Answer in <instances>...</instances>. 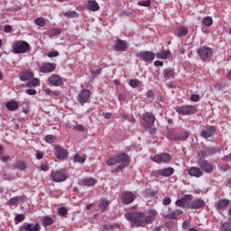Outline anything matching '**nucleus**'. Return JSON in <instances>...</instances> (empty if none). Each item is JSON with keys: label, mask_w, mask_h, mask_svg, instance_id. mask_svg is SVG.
<instances>
[{"label": "nucleus", "mask_w": 231, "mask_h": 231, "mask_svg": "<svg viewBox=\"0 0 231 231\" xmlns=\"http://www.w3.org/2000/svg\"><path fill=\"white\" fill-rule=\"evenodd\" d=\"M109 207V201L103 199L99 204V210L100 212H106V208Z\"/></svg>", "instance_id": "obj_36"}, {"label": "nucleus", "mask_w": 231, "mask_h": 231, "mask_svg": "<svg viewBox=\"0 0 231 231\" xmlns=\"http://www.w3.org/2000/svg\"><path fill=\"white\" fill-rule=\"evenodd\" d=\"M218 149L216 147H208L200 151L199 153V158H208V156H213L216 152H218Z\"/></svg>", "instance_id": "obj_10"}, {"label": "nucleus", "mask_w": 231, "mask_h": 231, "mask_svg": "<svg viewBox=\"0 0 231 231\" xmlns=\"http://www.w3.org/2000/svg\"><path fill=\"white\" fill-rule=\"evenodd\" d=\"M51 180L53 183H62L68 180V175L64 170L53 171L50 175Z\"/></svg>", "instance_id": "obj_3"}, {"label": "nucleus", "mask_w": 231, "mask_h": 231, "mask_svg": "<svg viewBox=\"0 0 231 231\" xmlns=\"http://www.w3.org/2000/svg\"><path fill=\"white\" fill-rule=\"evenodd\" d=\"M97 183V180L93 178L82 179L79 180V185L82 187H93Z\"/></svg>", "instance_id": "obj_25"}, {"label": "nucleus", "mask_w": 231, "mask_h": 231, "mask_svg": "<svg viewBox=\"0 0 231 231\" xmlns=\"http://www.w3.org/2000/svg\"><path fill=\"white\" fill-rule=\"evenodd\" d=\"M157 59H170V57H172L171 51L169 50H163L157 53L156 55Z\"/></svg>", "instance_id": "obj_27"}, {"label": "nucleus", "mask_w": 231, "mask_h": 231, "mask_svg": "<svg viewBox=\"0 0 231 231\" xmlns=\"http://www.w3.org/2000/svg\"><path fill=\"white\" fill-rule=\"evenodd\" d=\"M24 216L23 214H18L15 216L14 220L16 221V223H23V221H24Z\"/></svg>", "instance_id": "obj_52"}, {"label": "nucleus", "mask_w": 231, "mask_h": 231, "mask_svg": "<svg viewBox=\"0 0 231 231\" xmlns=\"http://www.w3.org/2000/svg\"><path fill=\"white\" fill-rule=\"evenodd\" d=\"M15 167L18 171H26V162L23 161H17L15 163Z\"/></svg>", "instance_id": "obj_39"}, {"label": "nucleus", "mask_w": 231, "mask_h": 231, "mask_svg": "<svg viewBox=\"0 0 231 231\" xmlns=\"http://www.w3.org/2000/svg\"><path fill=\"white\" fill-rule=\"evenodd\" d=\"M127 163H129V155L126 153H120L119 155L111 157L106 161V165L108 167L116 165V168L111 170V172H120V171L125 169Z\"/></svg>", "instance_id": "obj_1"}, {"label": "nucleus", "mask_w": 231, "mask_h": 231, "mask_svg": "<svg viewBox=\"0 0 231 231\" xmlns=\"http://www.w3.org/2000/svg\"><path fill=\"white\" fill-rule=\"evenodd\" d=\"M14 53H26L30 51V44L24 41H18L13 45Z\"/></svg>", "instance_id": "obj_5"}, {"label": "nucleus", "mask_w": 231, "mask_h": 231, "mask_svg": "<svg viewBox=\"0 0 231 231\" xmlns=\"http://www.w3.org/2000/svg\"><path fill=\"white\" fill-rule=\"evenodd\" d=\"M214 23V20H212V17L210 16H206L203 20H202V24L204 26H208V27H210L212 26Z\"/></svg>", "instance_id": "obj_37"}, {"label": "nucleus", "mask_w": 231, "mask_h": 231, "mask_svg": "<svg viewBox=\"0 0 231 231\" xmlns=\"http://www.w3.org/2000/svg\"><path fill=\"white\" fill-rule=\"evenodd\" d=\"M156 219V211L150 210L147 213H144V226L145 225H151Z\"/></svg>", "instance_id": "obj_16"}, {"label": "nucleus", "mask_w": 231, "mask_h": 231, "mask_svg": "<svg viewBox=\"0 0 231 231\" xmlns=\"http://www.w3.org/2000/svg\"><path fill=\"white\" fill-rule=\"evenodd\" d=\"M146 97H148V98H154V91L149 90L146 94Z\"/></svg>", "instance_id": "obj_61"}, {"label": "nucleus", "mask_w": 231, "mask_h": 231, "mask_svg": "<svg viewBox=\"0 0 231 231\" xmlns=\"http://www.w3.org/2000/svg\"><path fill=\"white\" fill-rule=\"evenodd\" d=\"M19 201H23V197L17 196V197H13L11 199H9V205L14 207V205H17Z\"/></svg>", "instance_id": "obj_40"}, {"label": "nucleus", "mask_w": 231, "mask_h": 231, "mask_svg": "<svg viewBox=\"0 0 231 231\" xmlns=\"http://www.w3.org/2000/svg\"><path fill=\"white\" fill-rule=\"evenodd\" d=\"M142 118H143V122H145L147 124V125H152L154 124V122H156V116H154V115H152V113L146 112V113L143 114Z\"/></svg>", "instance_id": "obj_18"}, {"label": "nucleus", "mask_w": 231, "mask_h": 231, "mask_svg": "<svg viewBox=\"0 0 231 231\" xmlns=\"http://www.w3.org/2000/svg\"><path fill=\"white\" fill-rule=\"evenodd\" d=\"M205 202L201 199H197L193 200L190 205H189V208H191L192 210H198L199 208H205Z\"/></svg>", "instance_id": "obj_15"}, {"label": "nucleus", "mask_w": 231, "mask_h": 231, "mask_svg": "<svg viewBox=\"0 0 231 231\" xmlns=\"http://www.w3.org/2000/svg\"><path fill=\"white\" fill-rule=\"evenodd\" d=\"M19 79L20 80H22V82L32 80V79H33V72L29 70H23L22 73L19 74Z\"/></svg>", "instance_id": "obj_22"}, {"label": "nucleus", "mask_w": 231, "mask_h": 231, "mask_svg": "<svg viewBox=\"0 0 231 231\" xmlns=\"http://www.w3.org/2000/svg\"><path fill=\"white\" fill-rule=\"evenodd\" d=\"M102 73V69H97L92 72V77H97V75H100Z\"/></svg>", "instance_id": "obj_58"}, {"label": "nucleus", "mask_w": 231, "mask_h": 231, "mask_svg": "<svg viewBox=\"0 0 231 231\" xmlns=\"http://www.w3.org/2000/svg\"><path fill=\"white\" fill-rule=\"evenodd\" d=\"M55 135H46L45 136V142H47V143H53V142H55Z\"/></svg>", "instance_id": "obj_51"}, {"label": "nucleus", "mask_w": 231, "mask_h": 231, "mask_svg": "<svg viewBox=\"0 0 231 231\" xmlns=\"http://www.w3.org/2000/svg\"><path fill=\"white\" fill-rule=\"evenodd\" d=\"M47 57H49L50 59L53 58V57H59V51H52L51 52H49L47 54Z\"/></svg>", "instance_id": "obj_55"}, {"label": "nucleus", "mask_w": 231, "mask_h": 231, "mask_svg": "<svg viewBox=\"0 0 231 231\" xmlns=\"http://www.w3.org/2000/svg\"><path fill=\"white\" fill-rule=\"evenodd\" d=\"M41 73H51V71H55V65L53 63H44L42 67H40Z\"/></svg>", "instance_id": "obj_24"}, {"label": "nucleus", "mask_w": 231, "mask_h": 231, "mask_svg": "<svg viewBox=\"0 0 231 231\" xmlns=\"http://www.w3.org/2000/svg\"><path fill=\"white\" fill-rule=\"evenodd\" d=\"M199 167L202 171L206 172V174H210L214 171V166H212V163L208 162V161L205 159H200L197 162Z\"/></svg>", "instance_id": "obj_6"}, {"label": "nucleus", "mask_w": 231, "mask_h": 231, "mask_svg": "<svg viewBox=\"0 0 231 231\" xmlns=\"http://www.w3.org/2000/svg\"><path fill=\"white\" fill-rule=\"evenodd\" d=\"M139 6H145L146 8H149L151 6V0H145V1H141L138 2Z\"/></svg>", "instance_id": "obj_48"}, {"label": "nucleus", "mask_w": 231, "mask_h": 231, "mask_svg": "<svg viewBox=\"0 0 231 231\" xmlns=\"http://www.w3.org/2000/svg\"><path fill=\"white\" fill-rule=\"evenodd\" d=\"M190 134H189V132H185L183 134H177V137H175V141L176 142H187V140L189 139Z\"/></svg>", "instance_id": "obj_32"}, {"label": "nucleus", "mask_w": 231, "mask_h": 231, "mask_svg": "<svg viewBox=\"0 0 231 231\" xmlns=\"http://www.w3.org/2000/svg\"><path fill=\"white\" fill-rule=\"evenodd\" d=\"M176 112L179 115H182L183 116H189L190 115H196V113H198L195 106L191 105H184L181 106H177Z\"/></svg>", "instance_id": "obj_4"}, {"label": "nucleus", "mask_w": 231, "mask_h": 231, "mask_svg": "<svg viewBox=\"0 0 231 231\" xmlns=\"http://www.w3.org/2000/svg\"><path fill=\"white\" fill-rule=\"evenodd\" d=\"M139 57L141 59H155L156 54H154V52H151V51H142L139 53Z\"/></svg>", "instance_id": "obj_29"}, {"label": "nucleus", "mask_w": 231, "mask_h": 231, "mask_svg": "<svg viewBox=\"0 0 231 231\" xmlns=\"http://www.w3.org/2000/svg\"><path fill=\"white\" fill-rule=\"evenodd\" d=\"M41 229L39 224H24L23 226H20L19 231H39Z\"/></svg>", "instance_id": "obj_21"}, {"label": "nucleus", "mask_w": 231, "mask_h": 231, "mask_svg": "<svg viewBox=\"0 0 231 231\" xmlns=\"http://www.w3.org/2000/svg\"><path fill=\"white\" fill-rule=\"evenodd\" d=\"M152 160L154 163H169L171 162V155L170 153L155 154Z\"/></svg>", "instance_id": "obj_7"}, {"label": "nucleus", "mask_w": 231, "mask_h": 231, "mask_svg": "<svg viewBox=\"0 0 231 231\" xmlns=\"http://www.w3.org/2000/svg\"><path fill=\"white\" fill-rule=\"evenodd\" d=\"M5 107L9 111H15L19 109V104L16 101H9L5 104Z\"/></svg>", "instance_id": "obj_28"}, {"label": "nucleus", "mask_w": 231, "mask_h": 231, "mask_svg": "<svg viewBox=\"0 0 231 231\" xmlns=\"http://www.w3.org/2000/svg\"><path fill=\"white\" fill-rule=\"evenodd\" d=\"M34 23L37 24V26L42 27L46 24V20L44 18H36Z\"/></svg>", "instance_id": "obj_46"}, {"label": "nucleus", "mask_w": 231, "mask_h": 231, "mask_svg": "<svg viewBox=\"0 0 231 231\" xmlns=\"http://www.w3.org/2000/svg\"><path fill=\"white\" fill-rule=\"evenodd\" d=\"M50 84H51L52 86L55 87H60L62 86L64 84V79H61L60 76L59 75H51L49 79H48Z\"/></svg>", "instance_id": "obj_13"}, {"label": "nucleus", "mask_w": 231, "mask_h": 231, "mask_svg": "<svg viewBox=\"0 0 231 231\" xmlns=\"http://www.w3.org/2000/svg\"><path fill=\"white\" fill-rule=\"evenodd\" d=\"M115 228V225L113 224H105L103 225L102 231H109Z\"/></svg>", "instance_id": "obj_47"}, {"label": "nucleus", "mask_w": 231, "mask_h": 231, "mask_svg": "<svg viewBox=\"0 0 231 231\" xmlns=\"http://www.w3.org/2000/svg\"><path fill=\"white\" fill-rule=\"evenodd\" d=\"M127 97L125 94H119V100H122L123 102L125 101Z\"/></svg>", "instance_id": "obj_64"}, {"label": "nucleus", "mask_w": 231, "mask_h": 231, "mask_svg": "<svg viewBox=\"0 0 231 231\" xmlns=\"http://www.w3.org/2000/svg\"><path fill=\"white\" fill-rule=\"evenodd\" d=\"M58 214L61 217L66 216V214H68V209L64 207H61L60 208H58Z\"/></svg>", "instance_id": "obj_49"}, {"label": "nucleus", "mask_w": 231, "mask_h": 231, "mask_svg": "<svg viewBox=\"0 0 231 231\" xmlns=\"http://www.w3.org/2000/svg\"><path fill=\"white\" fill-rule=\"evenodd\" d=\"M26 93H27V95L33 96V95H37V90H35L33 88H29L26 90Z\"/></svg>", "instance_id": "obj_56"}, {"label": "nucleus", "mask_w": 231, "mask_h": 231, "mask_svg": "<svg viewBox=\"0 0 231 231\" xmlns=\"http://www.w3.org/2000/svg\"><path fill=\"white\" fill-rule=\"evenodd\" d=\"M194 199V196L191 194L184 195L182 198L176 200V207H180V208H185L187 207L188 201H192Z\"/></svg>", "instance_id": "obj_8"}, {"label": "nucleus", "mask_w": 231, "mask_h": 231, "mask_svg": "<svg viewBox=\"0 0 231 231\" xmlns=\"http://www.w3.org/2000/svg\"><path fill=\"white\" fill-rule=\"evenodd\" d=\"M64 17H68L69 19H73L79 17V13L75 11H68L64 13Z\"/></svg>", "instance_id": "obj_41"}, {"label": "nucleus", "mask_w": 231, "mask_h": 231, "mask_svg": "<svg viewBox=\"0 0 231 231\" xmlns=\"http://www.w3.org/2000/svg\"><path fill=\"white\" fill-rule=\"evenodd\" d=\"M91 97V91L88 88H84L79 92V104H86L88 100H89V97Z\"/></svg>", "instance_id": "obj_11"}, {"label": "nucleus", "mask_w": 231, "mask_h": 231, "mask_svg": "<svg viewBox=\"0 0 231 231\" xmlns=\"http://www.w3.org/2000/svg\"><path fill=\"white\" fill-rule=\"evenodd\" d=\"M221 231H231V221L225 222L220 226Z\"/></svg>", "instance_id": "obj_43"}, {"label": "nucleus", "mask_w": 231, "mask_h": 231, "mask_svg": "<svg viewBox=\"0 0 231 231\" xmlns=\"http://www.w3.org/2000/svg\"><path fill=\"white\" fill-rule=\"evenodd\" d=\"M127 48H129V44H127V42L118 39L116 42L114 50H116V51H125Z\"/></svg>", "instance_id": "obj_12"}, {"label": "nucleus", "mask_w": 231, "mask_h": 231, "mask_svg": "<svg viewBox=\"0 0 231 231\" xmlns=\"http://www.w3.org/2000/svg\"><path fill=\"white\" fill-rule=\"evenodd\" d=\"M62 33V30L60 28H54L49 31L50 37H57V35H60Z\"/></svg>", "instance_id": "obj_35"}, {"label": "nucleus", "mask_w": 231, "mask_h": 231, "mask_svg": "<svg viewBox=\"0 0 231 231\" xmlns=\"http://www.w3.org/2000/svg\"><path fill=\"white\" fill-rule=\"evenodd\" d=\"M189 226H190V222H189V220H186L182 223V228L184 230H187V228H189Z\"/></svg>", "instance_id": "obj_59"}, {"label": "nucleus", "mask_w": 231, "mask_h": 231, "mask_svg": "<svg viewBox=\"0 0 231 231\" xmlns=\"http://www.w3.org/2000/svg\"><path fill=\"white\" fill-rule=\"evenodd\" d=\"M55 151H56V156L58 158V160H66V158H68V151L62 149V147H60V145H56L55 146Z\"/></svg>", "instance_id": "obj_17"}, {"label": "nucleus", "mask_w": 231, "mask_h": 231, "mask_svg": "<svg viewBox=\"0 0 231 231\" xmlns=\"http://www.w3.org/2000/svg\"><path fill=\"white\" fill-rule=\"evenodd\" d=\"M74 162L78 163H85L86 162V155H80L79 153L74 155Z\"/></svg>", "instance_id": "obj_38"}, {"label": "nucleus", "mask_w": 231, "mask_h": 231, "mask_svg": "<svg viewBox=\"0 0 231 231\" xmlns=\"http://www.w3.org/2000/svg\"><path fill=\"white\" fill-rule=\"evenodd\" d=\"M188 174L193 178H201L203 171L199 167H191L188 170Z\"/></svg>", "instance_id": "obj_19"}, {"label": "nucleus", "mask_w": 231, "mask_h": 231, "mask_svg": "<svg viewBox=\"0 0 231 231\" xmlns=\"http://www.w3.org/2000/svg\"><path fill=\"white\" fill-rule=\"evenodd\" d=\"M159 176H163L164 178H169V176H172L174 174V168L168 167L162 170H159L158 172Z\"/></svg>", "instance_id": "obj_23"}, {"label": "nucleus", "mask_w": 231, "mask_h": 231, "mask_svg": "<svg viewBox=\"0 0 231 231\" xmlns=\"http://www.w3.org/2000/svg\"><path fill=\"white\" fill-rule=\"evenodd\" d=\"M187 33H189V29H187V27L182 26V27L177 28L178 37H184V35H187Z\"/></svg>", "instance_id": "obj_34"}, {"label": "nucleus", "mask_w": 231, "mask_h": 231, "mask_svg": "<svg viewBox=\"0 0 231 231\" xmlns=\"http://www.w3.org/2000/svg\"><path fill=\"white\" fill-rule=\"evenodd\" d=\"M214 133H216V126H208L201 132L200 136L202 138H210V136H214Z\"/></svg>", "instance_id": "obj_20"}, {"label": "nucleus", "mask_w": 231, "mask_h": 231, "mask_svg": "<svg viewBox=\"0 0 231 231\" xmlns=\"http://www.w3.org/2000/svg\"><path fill=\"white\" fill-rule=\"evenodd\" d=\"M74 131H79V133H84L85 128L84 125H77L75 126H73Z\"/></svg>", "instance_id": "obj_53"}, {"label": "nucleus", "mask_w": 231, "mask_h": 231, "mask_svg": "<svg viewBox=\"0 0 231 231\" xmlns=\"http://www.w3.org/2000/svg\"><path fill=\"white\" fill-rule=\"evenodd\" d=\"M171 203H172V199H171V198L169 197H165L162 200V205H164V207H167V205H171Z\"/></svg>", "instance_id": "obj_54"}, {"label": "nucleus", "mask_w": 231, "mask_h": 231, "mask_svg": "<svg viewBox=\"0 0 231 231\" xmlns=\"http://www.w3.org/2000/svg\"><path fill=\"white\" fill-rule=\"evenodd\" d=\"M198 53L201 59H208L212 57V49L208 47H200L198 51Z\"/></svg>", "instance_id": "obj_14"}, {"label": "nucleus", "mask_w": 231, "mask_h": 231, "mask_svg": "<svg viewBox=\"0 0 231 231\" xmlns=\"http://www.w3.org/2000/svg\"><path fill=\"white\" fill-rule=\"evenodd\" d=\"M4 31L5 32V33H11L12 26L11 25H5V28H4Z\"/></svg>", "instance_id": "obj_60"}, {"label": "nucleus", "mask_w": 231, "mask_h": 231, "mask_svg": "<svg viewBox=\"0 0 231 231\" xmlns=\"http://www.w3.org/2000/svg\"><path fill=\"white\" fill-rule=\"evenodd\" d=\"M178 216L176 215V211H172L171 213H169L165 215L166 219H176Z\"/></svg>", "instance_id": "obj_50"}, {"label": "nucleus", "mask_w": 231, "mask_h": 231, "mask_svg": "<svg viewBox=\"0 0 231 231\" xmlns=\"http://www.w3.org/2000/svg\"><path fill=\"white\" fill-rule=\"evenodd\" d=\"M177 135H178V134H176V131H174V130H169L167 133L168 140L176 141Z\"/></svg>", "instance_id": "obj_42"}, {"label": "nucleus", "mask_w": 231, "mask_h": 231, "mask_svg": "<svg viewBox=\"0 0 231 231\" xmlns=\"http://www.w3.org/2000/svg\"><path fill=\"white\" fill-rule=\"evenodd\" d=\"M88 10L91 12H98L100 10V5L95 0H88Z\"/></svg>", "instance_id": "obj_26"}, {"label": "nucleus", "mask_w": 231, "mask_h": 231, "mask_svg": "<svg viewBox=\"0 0 231 231\" xmlns=\"http://www.w3.org/2000/svg\"><path fill=\"white\" fill-rule=\"evenodd\" d=\"M41 171H43L44 172H46V171H50V166H48L46 164H42L41 166Z\"/></svg>", "instance_id": "obj_63"}, {"label": "nucleus", "mask_w": 231, "mask_h": 231, "mask_svg": "<svg viewBox=\"0 0 231 231\" xmlns=\"http://www.w3.org/2000/svg\"><path fill=\"white\" fill-rule=\"evenodd\" d=\"M40 84H41V80L39 79H37V78H32V80H30L28 83H27V85H26V87L27 88H37V86H40Z\"/></svg>", "instance_id": "obj_33"}, {"label": "nucleus", "mask_w": 231, "mask_h": 231, "mask_svg": "<svg viewBox=\"0 0 231 231\" xmlns=\"http://www.w3.org/2000/svg\"><path fill=\"white\" fill-rule=\"evenodd\" d=\"M42 225L43 226H51L53 225V218L50 216H45L42 219Z\"/></svg>", "instance_id": "obj_30"}, {"label": "nucleus", "mask_w": 231, "mask_h": 231, "mask_svg": "<svg viewBox=\"0 0 231 231\" xmlns=\"http://www.w3.org/2000/svg\"><path fill=\"white\" fill-rule=\"evenodd\" d=\"M190 100H191V102H199V95H191Z\"/></svg>", "instance_id": "obj_57"}, {"label": "nucleus", "mask_w": 231, "mask_h": 231, "mask_svg": "<svg viewBox=\"0 0 231 231\" xmlns=\"http://www.w3.org/2000/svg\"><path fill=\"white\" fill-rule=\"evenodd\" d=\"M125 219L131 221L134 226H145V213L143 212H132L125 215Z\"/></svg>", "instance_id": "obj_2"}, {"label": "nucleus", "mask_w": 231, "mask_h": 231, "mask_svg": "<svg viewBox=\"0 0 231 231\" xmlns=\"http://www.w3.org/2000/svg\"><path fill=\"white\" fill-rule=\"evenodd\" d=\"M136 198V192L125 191L122 195V201L125 205H131Z\"/></svg>", "instance_id": "obj_9"}, {"label": "nucleus", "mask_w": 231, "mask_h": 231, "mask_svg": "<svg viewBox=\"0 0 231 231\" xmlns=\"http://www.w3.org/2000/svg\"><path fill=\"white\" fill-rule=\"evenodd\" d=\"M174 75H176L174 70H164L163 71L164 79H174Z\"/></svg>", "instance_id": "obj_44"}, {"label": "nucleus", "mask_w": 231, "mask_h": 231, "mask_svg": "<svg viewBox=\"0 0 231 231\" xmlns=\"http://www.w3.org/2000/svg\"><path fill=\"white\" fill-rule=\"evenodd\" d=\"M129 86H131V88H138V86H142V81L138 79H130Z\"/></svg>", "instance_id": "obj_45"}, {"label": "nucleus", "mask_w": 231, "mask_h": 231, "mask_svg": "<svg viewBox=\"0 0 231 231\" xmlns=\"http://www.w3.org/2000/svg\"><path fill=\"white\" fill-rule=\"evenodd\" d=\"M228 205H230V200L223 199L217 202V208L218 210H221L222 208H226V207H228Z\"/></svg>", "instance_id": "obj_31"}, {"label": "nucleus", "mask_w": 231, "mask_h": 231, "mask_svg": "<svg viewBox=\"0 0 231 231\" xmlns=\"http://www.w3.org/2000/svg\"><path fill=\"white\" fill-rule=\"evenodd\" d=\"M36 158L37 160H42V158H44V153H42V152H38L36 153Z\"/></svg>", "instance_id": "obj_62"}]
</instances>
